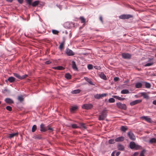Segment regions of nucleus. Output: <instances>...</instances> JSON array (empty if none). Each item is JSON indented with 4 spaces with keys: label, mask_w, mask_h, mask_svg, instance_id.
Instances as JSON below:
<instances>
[{
    "label": "nucleus",
    "mask_w": 156,
    "mask_h": 156,
    "mask_svg": "<svg viewBox=\"0 0 156 156\" xmlns=\"http://www.w3.org/2000/svg\"><path fill=\"white\" fill-rule=\"evenodd\" d=\"M106 111V110L104 109L100 113L98 119L99 120L101 121L104 120L107 117V114Z\"/></svg>",
    "instance_id": "nucleus-1"
},
{
    "label": "nucleus",
    "mask_w": 156,
    "mask_h": 156,
    "mask_svg": "<svg viewBox=\"0 0 156 156\" xmlns=\"http://www.w3.org/2000/svg\"><path fill=\"white\" fill-rule=\"evenodd\" d=\"M117 107L120 109L126 110L127 107L125 104H122L120 102H117L116 103Z\"/></svg>",
    "instance_id": "nucleus-2"
},
{
    "label": "nucleus",
    "mask_w": 156,
    "mask_h": 156,
    "mask_svg": "<svg viewBox=\"0 0 156 156\" xmlns=\"http://www.w3.org/2000/svg\"><path fill=\"white\" fill-rule=\"evenodd\" d=\"M133 17L132 15L130 14H123L119 16V18L121 19H128Z\"/></svg>",
    "instance_id": "nucleus-3"
},
{
    "label": "nucleus",
    "mask_w": 156,
    "mask_h": 156,
    "mask_svg": "<svg viewBox=\"0 0 156 156\" xmlns=\"http://www.w3.org/2000/svg\"><path fill=\"white\" fill-rule=\"evenodd\" d=\"M93 107V105L91 104H86L83 105L82 108L83 109L88 110L91 109Z\"/></svg>",
    "instance_id": "nucleus-4"
},
{
    "label": "nucleus",
    "mask_w": 156,
    "mask_h": 156,
    "mask_svg": "<svg viewBox=\"0 0 156 156\" xmlns=\"http://www.w3.org/2000/svg\"><path fill=\"white\" fill-rule=\"evenodd\" d=\"M122 56L123 58L125 59H129L131 58V54L128 53H123L122 54Z\"/></svg>",
    "instance_id": "nucleus-5"
},
{
    "label": "nucleus",
    "mask_w": 156,
    "mask_h": 156,
    "mask_svg": "<svg viewBox=\"0 0 156 156\" xmlns=\"http://www.w3.org/2000/svg\"><path fill=\"white\" fill-rule=\"evenodd\" d=\"M65 53L68 56H73L75 55V53L69 48H66Z\"/></svg>",
    "instance_id": "nucleus-6"
},
{
    "label": "nucleus",
    "mask_w": 156,
    "mask_h": 156,
    "mask_svg": "<svg viewBox=\"0 0 156 156\" xmlns=\"http://www.w3.org/2000/svg\"><path fill=\"white\" fill-rule=\"evenodd\" d=\"M107 94L106 93L102 94H97L94 95V98L97 99H99L101 98L105 97L107 95Z\"/></svg>",
    "instance_id": "nucleus-7"
},
{
    "label": "nucleus",
    "mask_w": 156,
    "mask_h": 156,
    "mask_svg": "<svg viewBox=\"0 0 156 156\" xmlns=\"http://www.w3.org/2000/svg\"><path fill=\"white\" fill-rule=\"evenodd\" d=\"M127 134L130 140H135L136 138L135 136L133 133L131 131L128 132Z\"/></svg>",
    "instance_id": "nucleus-8"
},
{
    "label": "nucleus",
    "mask_w": 156,
    "mask_h": 156,
    "mask_svg": "<svg viewBox=\"0 0 156 156\" xmlns=\"http://www.w3.org/2000/svg\"><path fill=\"white\" fill-rule=\"evenodd\" d=\"M141 118L145 120L149 123H151L153 122L151 119L148 116H143L141 117Z\"/></svg>",
    "instance_id": "nucleus-9"
},
{
    "label": "nucleus",
    "mask_w": 156,
    "mask_h": 156,
    "mask_svg": "<svg viewBox=\"0 0 156 156\" xmlns=\"http://www.w3.org/2000/svg\"><path fill=\"white\" fill-rule=\"evenodd\" d=\"M40 131L41 132H45L47 131V127H45V125L41 123L40 126Z\"/></svg>",
    "instance_id": "nucleus-10"
},
{
    "label": "nucleus",
    "mask_w": 156,
    "mask_h": 156,
    "mask_svg": "<svg viewBox=\"0 0 156 156\" xmlns=\"http://www.w3.org/2000/svg\"><path fill=\"white\" fill-rule=\"evenodd\" d=\"M141 101V100H136L130 102V104L131 106H133L136 104L140 103Z\"/></svg>",
    "instance_id": "nucleus-11"
},
{
    "label": "nucleus",
    "mask_w": 156,
    "mask_h": 156,
    "mask_svg": "<svg viewBox=\"0 0 156 156\" xmlns=\"http://www.w3.org/2000/svg\"><path fill=\"white\" fill-rule=\"evenodd\" d=\"M124 140V137L123 136H121L116 138L115 139V141L116 142H122Z\"/></svg>",
    "instance_id": "nucleus-12"
},
{
    "label": "nucleus",
    "mask_w": 156,
    "mask_h": 156,
    "mask_svg": "<svg viewBox=\"0 0 156 156\" xmlns=\"http://www.w3.org/2000/svg\"><path fill=\"white\" fill-rule=\"evenodd\" d=\"M15 78L12 76L9 77L7 80H5V82H7L9 81V82L12 83L14 82L15 81Z\"/></svg>",
    "instance_id": "nucleus-13"
},
{
    "label": "nucleus",
    "mask_w": 156,
    "mask_h": 156,
    "mask_svg": "<svg viewBox=\"0 0 156 156\" xmlns=\"http://www.w3.org/2000/svg\"><path fill=\"white\" fill-rule=\"evenodd\" d=\"M84 79L86 81L88 82L90 84L93 85H94V84L93 83L91 79L87 77H84Z\"/></svg>",
    "instance_id": "nucleus-14"
},
{
    "label": "nucleus",
    "mask_w": 156,
    "mask_h": 156,
    "mask_svg": "<svg viewBox=\"0 0 156 156\" xmlns=\"http://www.w3.org/2000/svg\"><path fill=\"white\" fill-rule=\"evenodd\" d=\"M5 102L8 104H12L14 103L13 100L11 98H7L5 100Z\"/></svg>",
    "instance_id": "nucleus-15"
},
{
    "label": "nucleus",
    "mask_w": 156,
    "mask_h": 156,
    "mask_svg": "<svg viewBox=\"0 0 156 156\" xmlns=\"http://www.w3.org/2000/svg\"><path fill=\"white\" fill-rule=\"evenodd\" d=\"M117 148L119 150L121 151H122L124 149V146L120 144H119L117 145Z\"/></svg>",
    "instance_id": "nucleus-16"
},
{
    "label": "nucleus",
    "mask_w": 156,
    "mask_h": 156,
    "mask_svg": "<svg viewBox=\"0 0 156 156\" xmlns=\"http://www.w3.org/2000/svg\"><path fill=\"white\" fill-rule=\"evenodd\" d=\"M99 76L101 79L104 80H107V78L106 76L103 72H101V73L99 75Z\"/></svg>",
    "instance_id": "nucleus-17"
},
{
    "label": "nucleus",
    "mask_w": 156,
    "mask_h": 156,
    "mask_svg": "<svg viewBox=\"0 0 156 156\" xmlns=\"http://www.w3.org/2000/svg\"><path fill=\"white\" fill-rule=\"evenodd\" d=\"M78 108V107L77 106H72L70 108V110L71 112H73Z\"/></svg>",
    "instance_id": "nucleus-18"
},
{
    "label": "nucleus",
    "mask_w": 156,
    "mask_h": 156,
    "mask_svg": "<svg viewBox=\"0 0 156 156\" xmlns=\"http://www.w3.org/2000/svg\"><path fill=\"white\" fill-rule=\"evenodd\" d=\"M72 68L74 70H77L78 68L76 66V64L75 62L74 61H73L72 62Z\"/></svg>",
    "instance_id": "nucleus-19"
},
{
    "label": "nucleus",
    "mask_w": 156,
    "mask_h": 156,
    "mask_svg": "<svg viewBox=\"0 0 156 156\" xmlns=\"http://www.w3.org/2000/svg\"><path fill=\"white\" fill-rule=\"evenodd\" d=\"M40 1L39 0H36L32 3V5L33 7H35L39 3Z\"/></svg>",
    "instance_id": "nucleus-20"
},
{
    "label": "nucleus",
    "mask_w": 156,
    "mask_h": 156,
    "mask_svg": "<svg viewBox=\"0 0 156 156\" xmlns=\"http://www.w3.org/2000/svg\"><path fill=\"white\" fill-rule=\"evenodd\" d=\"M113 97L120 101H123L126 99V98H121L116 95H114Z\"/></svg>",
    "instance_id": "nucleus-21"
},
{
    "label": "nucleus",
    "mask_w": 156,
    "mask_h": 156,
    "mask_svg": "<svg viewBox=\"0 0 156 156\" xmlns=\"http://www.w3.org/2000/svg\"><path fill=\"white\" fill-rule=\"evenodd\" d=\"M136 144L134 142L131 141L129 144L130 148L131 149H134Z\"/></svg>",
    "instance_id": "nucleus-22"
},
{
    "label": "nucleus",
    "mask_w": 156,
    "mask_h": 156,
    "mask_svg": "<svg viewBox=\"0 0 156 156\" xmlns=\"http://www.w3.org/2000/svg\"><path fill=\"white\" fill-rule=\"evenodd\" d=\"M141 96H143L144 98L148 99L149 98V96L144 92H142L141 93Z\"/></svg>",
    "instance_id": "nucleus-23"
},
{
    "label": "nucleus",
    "mask_w": 156,
    "mask_h": 156,
    "mask_svg": "<svg viewBox=\"0 0 156 156\" xmlns=\"http://www.w3.org/2000/svg\"><path fill=\"white\" fill-rule=\"evenodd\" d=\"M63 41L62 42L60 43L59 46V48L60 49H62L63 48L64 45L65 43V39L64 37H63Z\"/></svg>",
    "instance_id": "nucleus-24"
},
{
    "label": "nucleus",
    "mask_w": 156,
    "mask_h": 156,
    "mask_svg": "<svg viewBox=\"0 0 156 156\" xmlns=\"http://www.w3.org/2000/svg\"><path fill=\"white\" fill-rule=\"evenodd\" d=\"M53 68L54 69L58 70H62L65 69V68L61 66L53 67Z\"/></svg>",
    "instance_id": "nucleus-25"
},
{
    "label": "nucleus",
    "mask_w": 156,
    "mask_h": 156,
    "mask_svg": "<svg viewBox=\"0 0 156 156\" xmlns=\"http://www.w3.org/2000/svg\"><path fill=\"white\" fill-rule=\"evenodd\" d=\"M65 25L66 26H67L66 27H67L68 28H70L71 27V26H70V25H72L73 26L74 25V23H69V22H66L65 23Z\"/></svg>",
    "instance_id": "nucleus-26"
},
{
    "label": "nucleus",
    "mask_w": 156,
    "mask_h": 156,
    "mask_svg": "<svg viewBox=\"0 0 156 156\" xmlns=\"http://www.w3.org/2000/svg\"><path fill=\"white\" fill-rule=\"evenodd\" d=\"M149 143L150 144H152L153 143H156V139L154 138H151L149 141Z\"/></svg>",
    "instance_id": "nucleus-27"
},
{
    "label": "nucleus",
    "mask_w": 156,
    "mask_h": 156,
    "mask_svg": "<svg viewBox=\"0 0 156 156\" xmlns=\"http://www.w3.org/2000/svg\"><path fill=\"white\" fill-rule=\"evenodd\" d=\"M128 129L126 126H122L121 127L120 129L121 131L125 132Z\"/></svg>",
    "instance_id": "nucleus-28"
},
{
    "label": "nucleus",
    "mask_w": 156,
    "mask_h": 156,
    "mask_svg": "<svg viewBox=\"0 0 156 156\" xmlns=\"http://www.w3.org/2000/svg\"><path fill=\"white\" fill-rule=\"evenodd\" d=\"M18 134V133H10L9 134V137L10 138L13 137L15 136H17Z\"/></svg>",
    "instance_id": "nucleus-29"
},
{
    "label": "nucleus",
    "mask_w": 156,
    "mask_h": 156,
    "mask_svg": "<svg viewBox=\"0 0 156 156\" xmlns=\"http://www.w3.org/2000/svg\"><path fill=\"white\" fill-rule=\"evenodd\" d=\"M142 84L141 83L138 82L135 84V87L136 88H139L141 87Z\"/></svg>",
    "instance_id": "nucleus-30"
},
{
    "label": "nucleus",
    "mask_w": 156,
    "mask_h": 156,
    "mask_svg": "<svg viewBox=\"0 0 156 156\" xmlns=\"http://www.w3.org/2000/svg\"><path fill=\"white\" fill-rule=\"evenodd\" d=\"M142 149V147L138 144H136L134 149L136 150H141Z\"/></svg>",
    "instance_id": "nucleus-31"
},
{
    "label": "nucleus",
    "mask_w": 156,
    "mask_h": 156,
    "mask_svg": "<svg viewBox=\"0 0 156 156\" xmlns=\"http://www.w3.org/2000/svg\"><path fill=\"white\" fill-rule=\"evenodd\" d=\"M80 91L81 90H80L78 89L72 90L71 91V93L73 94H77L79 93Z\"/></svg>",
    "instance_id": "nucleus-32"
},
{
    "label": "nucleus",
    "mask_w": 156,
    "mask_h": 156,
    "mask_svg": "<svg viewBox=\"0 0 156 156\" xmlns=\"http://www.w3.org/2000/svg\"><path fill=\"white\" fill-rule=\"evenodd\" d=\"M65 78L67 79H70L71 78V75L69 73H66L65 75Z\"/></svg>",
    "instance_id": "nucleus-33"
},
{
    "label": "nucleus",
    "mask_w": 156,
    "mask_h": 156,
    "mask_svg": "<svg viewBox=\"0 0 156 156\" xmlns=\"http://www.w3.org/2000/svg\"><path fill=\"white\" fill-rule=\"evenodd\" d=\"M121 93L122 94H129V91L128 90L123 89L121 90Z\"/></svg>",
    "instance_id": "nucleus-34"
},
{
    "label": "nucleus",
    "mask_w": 156,
    "mask_h": 156,
    "mask_svg": "<svg viewBox=\"0 0 156 156\" xmlns=\"http://www.w3.org/2000/svg\"><path fill=\"white\" fill-rule=\"evenodd\" d=\"M154 64L153 62H151L150 63H148L144 65L145 67L151 66Z\"/></svg>",
    "instance_id": "nucleus-35"
},
{
    "label": "nucleus",
    "mask_w": 156,
    "mask_h": 156,
    "mask_svg": "<svg viewBox=\"0 0 156 156\" xmlns=\"http://www.w3.org/2000/svg\"><path fill=\"white\" fill-rule=\"evenodd\" d=\"M37 129V127L36 125H33L31 129V131L32 132H34Z\"/></svg>",
    "instance_id": "nucleus-36"
},
{
    "label": "nucleus",
    "mask_w": 156,
    "mask_h": 156,
    "mask_svg": "<svg viewBox=\"0 0 156 156\" xmlns=\"http://www.w3.org/2000/svg\"><path fill=\"white\" fill-rule=\"evenodd\" d=\"M145 87L147 88H150L151 87V84L149 83L145 82Z\"/></svg>",
    "instance_id": "nucleus-37"
},
{
    "label": "nucleus",
    "mask_w": 156,
    "mask_h": 156,
    "mask_svg": "<svg viewBox=\"0 0 156 156\" xmlns=\"http://www.w3.org/2000/svg\"><path fill=\"white\" fill-rule=\"evenodd\" d=\"M115 142V140L114 139H110L108 141V143L110 144H114Z\"/></svg>",
    "instance_id": "nucleus-38"
},
{
    "label": "nucleus",
    "mask_w": 156,
    "mask_h": 156,
    "mask_svg": "<svg viewBox=\"0 0 156 156\" xmlns=\"http://www.w3.org/2000/svg\"><path fill=\"white\" fill-rule=\"evenodd\" d=\"M32 0H25V2L27 4H28L29 5H32Z\"/></svg>",
    "instance_id": "nucleus-39"
},
{
    "label": "nucleus",
    "mask_w": 156,
    "mask_h": 156,
    "mask_svg": "<svg viewBox=\"0 0 156 156\" xmlns=\"http://www.w3.org/2000/svg\"><path fill=\"white\" fill-rule=\"evenodd\" d=\"M18 99L19 101L22 102L23 101L24 98L22 96H18Z\"/></svg>",
    "instance_id": "nucleus-40"
},
{
    "label": "nucleus",
    "mask_w": 156,
    "mask_h": 156,
    "mask_svg": "<svg viewBox=\"0 0 156 156\" xmlns=\"http://www.w3.org/2000/svg\"><path fill=\"white\" fill-rule=\"evenodd\" d=\"M80 19L81 20V23H85V19L82 16H80Z\"/></svg>",
    "instance_id": "nucleus-41"
},
{
    "label": "nucleus",
    "mask_w": 156,
    "mask_h": 156,
    "mask_svg": "<svg viewBox=\"0 0 156 156\" xmlns=\"http://www.w3.org/2000/svg\"><path fill=\"white\" fill-rule=\"evenodd\" d=\"M108 101L109 102L112 103L115 102V99L113 98H111L108 99Z\"/></svg>",
    "instance_id": "nucleus-42"
},
{
    "label": "nucleus",
    "mask_w": 156,
    "mask_h": 156,
    "mask_svg": "<svg viewBox=\"0 0 156 156\" xmlns=\"http://www.w3.org/2000/svg\"><path fill=\"white\" fill-rule=\"evenodd\" d=\"M14 76L17 78L20 79V76L18 73H13Z\"/></svg>",
    "instance_id": "nucleus-43"
},
{
    "label": "nucleus",
    "mask_w": 156,
    "mask_h": 156,
    "mask_svg": "<svg viewBox=\"0 0 156 156\" xmlns=\"http://www.w3.org/2000/svg\"><path fill=\"white\" fill-rule=\"evenodd\" d=\"M71 127L72 128L74 129H76L79 128V127L77 126L76 124H74L71 125Z\"/></svg>",
    "instance_id": "nucleus-44"
},
{
    "label": "nucleus",
    "mask_w": 156,
    "mask_h": 156,
    "mask_svg": "<svg viewBox=\"0 0 156 156\" xmlns=\"http://www.w3.org/2000/svg\"><path fill=\"white\" fill-rule=\"evenodd\" d=\"M47 130H48L49 132H52L54 130L53 128L50 127L49 126H47Z\"/></svg>",
    "instance_id": "nucleus-45"
},
{
    "label": "nucleus",
    "mask_w": 156,
    "mask_h": 156,
    "mask_svg": "<svg viewBox=\"0 0 156 156\" xmlns=\"http://www.w3.org/2000/svg\"><path fill=\"white\" fill-rule=\"evenodd\" d=\"M145 151V149H144L142 151L140 152V156H144V153Z\"/></svg>",
    "instance_id": "nucleus-46"
},
{
    "label": "nucleus",
    "mask_w": 156,
    "mask_h": 156,
    "mask_svg": "<svg viewBox=\"0 0 156 156\" xmlns=\"http://www.w3.org/2000/svg\"><path fill=\"white\" fill-rule=\"evenodd\" d=\"M52 33L54 34H57L58 33V31L56 30H53Z\"/></svg>",
    "instance_id": "nucleus-47"
},
{
    "label": "nucleus",
    "mask_w": 156,
    "mask_h": 156,
    "mask_svg": "<svg viewBox=\"0 0 156 156\" xmlns=\"http://www.w3.org/2000/svg\"><path fill=\"white\" fill-rule=\"evenodd\" d=\"M87 68L89 69H91L93 68V65L91 64H89L87 65Z\"/></svg>",
    "instance_id": "nucleus-48"
},
{
    "label": "nucleus",
    "mask_w": 156,
    "mask_h": 156,
    "mask_svg": "<svg viewBox=\"0 0 156 156\" xmlns=\"http://www.w3.org/2000/svg\"><path fill=\"white\" fill-rule=\"evenodd\" d=\"M6 109L9 111H11L12 110V107L9 106H7L6 107Z\"/></svg>",
    "instance_id": "nucleus-49"
},
{
    "label": "nucleus",
    "mask_w": 156,
    "mask_h": 156,
    "mask_svg": "<svg viewBox=\"0 0 156 156\" xmlns=\"http://www.w3.org/2000/svg\"><path fill=\"white\" fill-rule=\"evenodd\" d=\"M80 125L81 127L83 128L84 129H87V127L85 126L84 124L83 123H80Z\"/></svg>",
    "instance_id": "nucleus-50"
},
{
    "label": "nucleus",
    "mask_w": 156,
    "mask_h": 156,
    "mask_svg": "<svg viewBox=\"0 0 156 156\" xmlns=\"http://www.w3.org/2000/svg\"><path fill=\"white\" fill-rule=\"evenodd\" d=\"M27 76V75L26 74L23 75L22 76H20V80H23L25 79Z\"/></svg>",
    "instance_id": "nucleus-51"
},
{
    "label": "nucleus",
    "mask_w": 156,
    "mask_h": 156,
    "mask_svg": "<svg viewBox=\"0 0 156 156\" xmlns=\"http://www.w3.org/2000/svg\"><path fill=\"white\" fill-rule=\"evenodd\" d=\"M113 80L115 82H117L119 80V78L118 77H114Z\"/></svg>",
    "instance_id": "nucleus-52"
},
{
    "label": "nucleus",
    "mask_w": 156,
    "mask_h": 156,
    "mask_svg": "<svg viewBox=\"0 0 156 156\" xmlns=\"http://www.w3.org/2000/svg\"><path fill=\"white\" fill-rule=\"evenodd\" d=\"M51 63V62L50 60H48L44 62L46 64H49Z\"/></svg>",
    "instance_id": "nucleus-53"
},
{
    "label": "nucleus",
    "mask_w": 156,
    "mask_h": 156,
    "mask_svg": "<svg viewBox=\"0 0 156 156\" xmlns=\"http://www.w3.org/2000/svg\"><path fill=\"white\" fill-rule=\"evenodd\" d=\"M56 6H57L58 8L60 10H61L62 9V5H56Z\"/></svg>",
    "instance_id": "nucleus-54"
},
{
    "label": "nucleus",
    "mask_w": 156,
    "mask_h": 156,
    "mask_svg": "<svg viewBox=\"0 0 156 156\" xmlns=\"http://www.w3.org/2000/svg\"><path fill=\"white\" fill-rule=\"evenodd\" d=\"M18 2L20 4H22L23 2V0H17Z\"/></svg>",
    "instance_id": "nucleus-55"
},
{
    "label": "nucleus",
    "mask_w": 156,
    "mask_h": 156,
    "mask_svg": "<svg viewBox=\"0 0 156 156\" xmlns=\"http://www.w3.org/2000/svg\"><path fill=\"white\" fill-rule=\"evenodd\" d=\"M139 154V153L138 152H135L133 154V156H137L138 154Z\"/></svg>",
    "instance_id": "nucleus-56"
},
{
    "label": "nucleus",
    "mask_w": 156,
    "mask_h": 156,
    "mask_svg": "<svg viewBox=\"0 0 156 156\" xmlns=\"http://www.w3.org/2000/svg\"><path fill=\"white\" fill-rule=\"evenodd\" d=\"M99 20L101 21V22L102 23H103V20L102 17L101 16H100L99 17Z\"/></svg>",
    "instance_id": "nucleus-57"
},
{
    "label": "nucleus",
    "mask_w": 156,
    "mask_h": 156,
    "mask_svg": "<svg viewBox=\"0 0 156 156\" xmlns=\"http://www.w3.org/2000/svg\"><path fill=\"white\" fill-rule=\"evenodd\" d=\"M120 154V151L117 152L116 153V156H119Z\"/></svg>",
    "instance_id": "nucleus-58"
},
{
    "label": "nucleus",
    "mask_w": 156,
    "mask_h": 156,
    "mask_svg": "<svg viewBox=\"0 0 156 156\" xmlns=\"http://www.w3.org/2000/svg\"><path fill=\"white\" fill-rule=\"evenodd\" d=\"M153 104L156 105V100H155L153 101Z\"/></svg>",
    "instance_id": "nucleus-59"
},
{
    "label": "nucleus",
    "mask_w": 156,
    "mask_h": 156,
    "mask_svg": "<svg viewBox=\"0 0 156 156\" xmlns=\"http://www.w3.org/2000/svg\"><path fill=\"white\" fill-rule=\"evenodd\" d=\"M7 2H12L13 0H5Z\"/></svg>",
    "instance_id": "nucleus-60"
},
{
    "label": "nucleus",
    "mask_w": 156,
    "mask_h": 156,
    "mask_svg": "<svg viewBox=\"0 0 156 156\" xmlns=\"http://www.w3.org/2000/svg\"><path fill=\"white\" fill-rule=\"evenodd\" d=\"M111 156H115L114 152H113L111 154Z\"/></svg>",
    "instance_id": "nucleus-61"
},
{
    "label": "nucleus",
    "mask_w": 156,
    "mask_h": 156,
    "mask_svg": "<svg viewBox=\"0 0 156 156\" xmlns=\"http://www.w3.org/2000/svg\"><path fill=\"white\" fill-rule=\"evenodd\" d=\"M4 91L5 92H8V90L5 88L4 89Z\"/></svg>",
    "instance_id": "nucleus-62"
},
{
    "label": "nucleus",
    "mask_w": 156,
    "mask_h": 156,
    "mask_svg": "<svg viewBox=\"0 0 156 156\" xmlns=\"http://www.w3.org/2000/svg\"><path fill=\"white\" fill-rule=\"evenodd\" d=\"M82 55H87L88 54L87 53H82Z\"/></svg>",
    "instance_id": "nucleus-63"
},
{
    "label": "nucleus",
    "mask_w": 156,
    "mask_h": 156,
    "mask_svg": "<svg viewBox=\"0 0 156 156\" xmlns=\"http://www.w3.org/2000/svg\"><path fill=\"white\" fill-rule=\"evenodd\" d=\"M153 59V58H149L148 59V62H149Z\"/></svg>",
    "instance_id": "nucleus-64"
}]
</instances>
